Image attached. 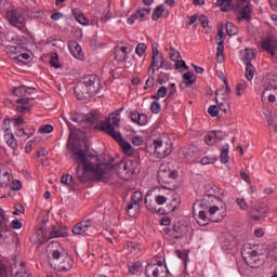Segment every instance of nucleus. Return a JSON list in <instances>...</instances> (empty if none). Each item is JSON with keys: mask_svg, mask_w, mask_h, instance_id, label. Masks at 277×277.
<instances>
[{"mask_svg": "<svg viewBox=\"0 0 277 277\" xmlns=\"http://www.w3.org/2000/svg\"><path fill=\"white\" fill-rule=\"evenodd\" d=\"M123 110L124 107L115 110L106 120L94 126V129H98L100 131H103V133H106V135H109V137H113V140L119 144L124 155L133 157V146L122 137V133H120V131H116V129L120 128V113Z\"/></svg>", "mask_w": 277, "mask_h": 277, "instance_id": "nucleus-1", "label": "nucleus"}, {"mask_svg": "<svg viewBox=\"0 0 277 277\" xmlns=\"http://www.w3.org/2000/svg\"><path fill=\"white\" fill-rule=\"evenodd\" d=\"M76 156L79 161L76 168V176L80 183L90 181L88 172L94 174L95 181H105V170L101 164H94L90 161L82 149L77 150Z\"/></svg>", "mask_w": 277, "mask_h": 277, "instance_id": "nucleus-2", "label": "nucleus"}, {"mask_svg": "<svg viewBox=\"0 0 277 277\" xmlns=\"http://www.w3.org/2000/svg\"><path fill=\"white\" fill-rule=\"evenodd\" d=\"M74 90L78 101L92 98L101 90V78L96 75L84 76Z\"/></svg>", "mask_w": 277, "mask_h": 277, "instance_id": "nucleus-3", "label": "nucleus"}, {"mask_svg": "<svg viewBox=\"0 0 277 277\" xmlns=\"http://www.w3.org/2000/svg\"><path fill=\"white\" fill-rule=\"evenodd\" d=\"M132 166L133 163L131 161H119L115 164H101L104 170V175L107 174V172H115L117 173V176H119V179H129L130 176H133V174H135V168H133Z\"/></svg>", "mask_w": 277, "mask_h": 277, "instance_id": "nucleus-4", "label": "nucleus"}, {"mask_svg": "<svg viewBox=\"0 0 277 277\" xmlns=\"http://www.w3.org/2000/svg\"><path fill=\"white\" fill-rule=\"evenodd\" d=\"M241 256L246 265H248V267H252V269H256L258 267H261L263 263H265V260L261 259V254H259L256 248L252 247L250 243L242 246Z\"/></svg>", "mask_w": 277, "mask_h": 277, "instance_id": "nucleus-5", "label": "nucleus"}, {"mask_svg": "<svg viewBox=\"0 0 277 277\" xmlns=\"http://www.w3.org/2000/svg\"><path fill=\"white\" fill-rule=\"evenodd\" d=\"M98 222L95 219H84L72 227L71 233L74 235H82V237H90L98 230Z\"/></svg>", "mask_w": 277, "mask_h": 277, "instance_id": "nucleus-6", "label": "nucleus"}, {"mask_svg": "<svg viewBox=\"0 0 277 277\" xmlns=\"http://www.w3.org/2000/svg\"><path fill=\"white\" fill-rule=\"evenodd\" d=\"M234 13L239 23H241V21L250 23L252 21V4L248 0H236Z\"/></svg>", "mask_w": 277, "mask_h": 277, "instance_id": "nucleus-7", "label": "nucleus"}, {"mask_svg": "<svg viewBox=\"0 0 277 277\" xmlns=\"http://www.w3.org/2000/svg\"><path fill=\"white\" fill-rule=\"evenodd\" d=\"M6 21L12 27L18 29V31H23V34L27 31V19L17 9L9 10L6 12Z\"/></svg>", "mask_w": 277, "mask_h": 277, "instance_id": "nucleus-8", "label": "nucleus"}, {"mask_svg": "<svg viewBox=\"0 0 277 277\" xmlns=\"http://www.w3.org/2000/svg\"><path fill=\"white\" fill-rule=\"evenodd\" d=\"M158 183L163 187L164 189H168V186L172 181H175V179H179V172L174 170H170V167L166 163H161L158 170Z\"/></svg>", "mask_w": 277, "mask_h": 277, "instance_id": "nucleus-9", "label": "nucleus"}, {"mask_svg": "<svg viewBox=\"0 0 277 277\" xmlns=\"http://www.w3.org/2000/svg\"><path fill=\"white\" fill-rule=\"evenodd\" d=\"M70 120H72V122H84V124H88L90 129H93V131H95L94 127H96V124H101L98 123L101 120V115H98L97 113H90L87 115L71 114ZM96 131L100 130L96 129Z\"/></svg>", "mask_w": 277, "mask_h": 277, "instance_id": "nucleus-10", "label": "nucleus"}, {"mask_svg": "<svg viewBox=\"0 0 277 277\" xmlns=\"http://www.w3.org/2000/svg\"><path fill=\"white\" fill-rule=\"evenodd\" d=\"M52 258L58 262V272H70V269H72V265H75L72 258L68 254H62L60 250H54L52 252Z\"/></svg>", "mask_w": 277, "mask_h": 277, "instance_id": "nucleus-11", "label": "nucleus"}, {"mask_svg": "<svg viewBox=\"0 0 277 277\" xmlns=\"http://www.w3.org/2000/svg\"><path fill=\"white\" fill-rule=\"evenodd\" d=\"M269 212V206L263 201H256L250 210V215L254 222H259L261 217H267V213Z\"/></svg>", "mask_w": 277, "mask_h": 277, "instance_id": "nucleus-12", "label": "nucleus"}, {"mask_svg": "<svg viewBox=\"0 0 277 277\" xmlns=\"http://www.w3.org/2000/svg\"><path fill=\"white\" fill-rule=\"evenodd\" d=\"M170 271L166 264L160 266H157V264H148L145 267V275L147 277H168Z\"/></svg>", "mask_w": 277, "mask_h": 277, "instance_id": "nucleus-13", "label": "nucleus"}, {"mask_svg": "<svg viewBox=\"0 0 277 277\" xmlns=\"http://www.w3.org/2000/svg\"><path fill=\"white\" fill-rule=\"evenodd\" d=\"M154 150L159 159H163V157L172 155V145L163 143L161 140H156L154 141Z\"/></svg>", "mask_w": 277, "mask_h": 277, "instance_id": "nucleus-14", "label": "nucleus"}, {"mask_svg": "<svg viewBox=\"0 0 277 277\" xmlns=\"http://www.w3.org/2000/svg\"><path fill=\"white\" fill-rule=\"evenodd\" d=\"M23 49L24 48L21 45H17V47L11 45L9 49V51L11 53V55H10L11 60H13L14 62H17V63L23 62V60H29V57H31V56L29 55V53L23 52Z\"/></svg>", "mask_w": 277, "mask_h": 277, "instance_id": "nucleus-15", "label": "nucleus"}, {"mask_svg": "<svg viewBox=\"0 0 277 277\" xmlns=\"http://www.w3.org/2000/svg\"><path fill=\"white\" fill-rule=\"evenodd\" d=\"M169 55H170V60L172 62H175V65H174L175 70H181V68H185L186 70L189 69V67H187V65L185 64V61H183L180 51H177L174 48H171L169 50Z\"/></svg>", "mask_w": 277, "mask_h": 277, "instance_id": "nucleus-16", "label": "nucleus"}, {"mask_svg": "<svg viewBox=\"0 0 277 277\" xmlns=\"http://www.w3.org/2000/svg\"><path fill=\"white\" fill-rule=\"evenodd\" d=\"M226 215V210L221 212L217 206H212L209 209V220L210 222H222Z\"/></svg>", "mask_w": 277, "mask_h": 277, "instance_id": "nucleus-17", "label": "nucleus"}, {"mask_svg": "<svg viewBox=\"0 0 277 277\" xmlns=\"http://www.w3.org/2000/svg\"><path fill=\"white\" fill-rule=\"evenodd\" d=\"M262 49L263 51H266V53H268L269 55H272V57H274V55H276V50H277V41L276 39L268 37L267 39H265L262 42Z\"/></svg>", "mask_w": 277, "mask_h": 277, "instance_id": "nucleus-18", "label": "nucleus"}, {"mask_svg": "<svg viewBox=\"0 0 277 277\" xmlns=\"http://www.w3.org/2000/svg\"><path fill=\"white\" fill-rule=\"evenodd\" d=\"M193 217H196V222L199 226H207L210 222L209 212H205L203 210H193Z\"/></svg>", "mask_w": 277, "mask_h": 277, "instance_id": "nucleus-19", "label": "nucleus"}, {"mask_svg": "<svg viewBox=\"0 0 277 277\" xmlns=\"http://www.w3.org/2000/svg\"><path fill=\"white\" fill-rule=\"evenodd\" d=\"M130 118L132 122L138 124L140 127H144V124L148 123V116L145 114H140L137 110H133L130 113Z\"/></svg>", "mask_w": 277, "mask_h": 277, "instance_id": "nucleus-20", "label": "nucleus"}, {"mask_svg": "<svg viewBox=\"0 0 277 277\" xmlns=\"http://www.w3.org/2000/svg\"><path fill=\"white\" fill-rule=\"evenodd\" d=\"M16 264L11 265V276L12 277H32L31 274L27 273V269H25V262H21L19 268L16 271Z\"/></svg>", "mask_w": 277, "mask_h": 277, "instance_id": "nucleus-21", "label": "nucleus"}, {"mask_svg": "<svg viewBox=\"0 0 277 277\" xmlns=\"http://www.w3.org/2000/svg\"><path fill=\"white\" fill-rule=\"evenodd\" d=\"M183 81L180 83V89L185 90L189 85H194L196 81V74L194 71H187L182 76Z\"/></svg>", "mask_w": 277, "mask_h": 277, "instance_id": "nucleus-22", "label": "nucleus"}, {"mask_svg": "<svg viewBox=\"0 0 277 277\" xmlns=\"http://www.w3.org/2000/svg\"><path fill=\"white\" fill-rule=\"evenodd\" d=\"M144 202H145L146 209H148L151 213L166 215V210H163L162 208H157V201L149 199L148 196L145 197Z\"/></svg>", "mask_w": 277, "mask_h": 277, "instance_id": "nucleus-23", "label": "nucleus"}, {"mask_svg": "<svg viewBox=\"0 0 277 277\" xmlns=\"http://www.w3.org/2000/svg\"><path fill=\"white\" fill-rule=\"evenodd\" d=\"M68 49L76 60H83V52L81 51V45L77 41H69Z\"/></svg>", "mask_w": 277, "mask_h": 277, "instance_id": "nucleus-24", "label": "nucleus"}, {"mask_svg": "<svg viewBox=\"0 0 277 277\" xmlns=\"http://www.w3.org/2000/svg\"><path fill=\"white\" fill-rule=\"evenodd\" d=\"M58 237H68V229L66 227H57L53 225L52 230L49 234V238L45 239V241H49V239H55Z\"/></svg>", "mask_w": 277, "mask_h": 277, "instance_id": "nucleus-25", "label": "nucleus"}, {"mask_svg": "<svg viewBox=\"0 0 277 277\" xmlns=\"http://www.w3.org/2000/svg\"><path fill=\"white\" fill-rule=\"evenodd\" d=\"M222 248L226 252H233L237 248V240L235 239V236H227L223 242Z\"/></svg>", "mask_w": 277, "mask_h": 277, "instance_id": "nucleus-26", "label": "nucleus"}, {"mask_svg": "<svg viewBox=\"0 0 277 277\" xmlns=\"http://www.w3.org/2000/svg\"><path fill=\"white\" fill-rule=\"evenodd\" d=\"M163 62V55H158V56H151V64L148 69V75H155L156 70H159L161 64Z\"/></svg>", "mask_w": 277, "mask_h": 277, "instance_id": "nucleus-27", "label": "nucleus"}, {"mask_svg": "<svg viewBox=\"0 0 277 277\" xmlns=\"http://www.w3.org/2000/svg\"><path fill=\"white\" fill-rule=\"evenodd\" d=\"M209 209H211V206L205 199H198L193 205V211H205L209 213Z\"/></svg>", "mask_w": 277, "mask_h": 277, "instance_id": "nucleus-28", "label": "nucleus"}, {"mask_svg": "<svg viewBox=\"0 0 277 277\" xmlns=\"http://www.w3.org/2000/svg\"><path fill=\"white\" fill-rule=\"evenodd\" d=\"M180 155L185 161H192L193 157L196 156V151H194V147L184 146L180 149Z\"/></svg>", "mask_w": 277, "mask_h": 277, "instance_id": "nucleus-29", "label": "nucleus"}, {"mask_svg": "<svg viewBox=\"0 0 277 277\" xmlns=\"http://www.w3.org/2000/svg\"><path fill=\"white\" fill-rule=\"evenodd\" d=\"M216 5H219L221 12H230V10H235L233 0H216Z\"/></svg>", "mask_w": 277, "mask_h": 277, "instance_id": "nucleus-30", "label": "nucleus"}, {"mask_svg": "<svg viewBox=\"0 0 277 277\" xmlns=\"http://www.w3.org/2000/svg\"><path fill=\"white\" fill-rule=\"evenodd\" d=\"M185 226L181 224L173 225V232L171 234L172 239H182L183 235L185 234Z\"/></svg>", "mask_w": 277, "mask_h": 277, "instance_id": "nucleus-31", "label": "nucleus"}, {"mask_svg": "<svg viewBox=\"0 0 277 277\" xmlns=\"http://www.w3.org/2000/svg\"><path fill=\"white\" fill-rule=\"evenodd\" d=\"M71 14L74 18H76V21L80 23V25H88V23H90V21L85 18V15H83V12L79 9H74L71 11Z\"/></svg>", "mask_w": 277, "mask_h": 277, "instance_id": "nucleus-32", "label": "nucleus"}, {"mask_svg": "<svg viewBox=\"0 0 277 277\" xmlns=\"http://www.w3.org/2000/svg\"><path fill=\"white\" fill-rule=\"evenodd\" d=\"M142 200H144V195L142 192H134L131 196V201L134 202L135 210L140 211V205H142Z\"/></svg>", "mask_w": 277, "mask_h": 277, "instance_id": "nucleus-33", "label": "nucleus"}, {"mask_svg": "<svg viewBox=\"0 0 277 277\" xmlns=\"http://www.w3.org/2000/svg\"><path fill=\"white\" fill-rule=\"evenodd\" d=\"M229 148L230 147L228 146V144H225L221 148V154H220V161H221V163H228V161H230V157L228 156Z\"/></svg>", "mask_w": 277, "mask_h": 277, "instance_id": "nucleus-34", "label": "nucleus"}, {"mask_svg": "<svg viewBox=\"0 0 277 277\" xmlns=\"http://www.w3.org/2000/svg\"><path fill=\"white\" fill-rule=\"evenodd\" d=\"M216 103L221 111H224V114H228V111H230V102L226 100V97L221 101L216 97Z\"/></svg>", "mask_w": 277, "mask_h": 277, "instance_id": "nucleus-35", "label": "nucleus"}, {"mask_svg": "<svg viewBox=\"0 0 277 277\" xmlns=\"http://www.w3.org/2000/svg\"><path fill=\"white\" fill-rule=\"evenodd\" d=\"M216 61L222 64L224 62V40L216 41Z\"/></svg>", "mask_w": 277, "mask_h": 277, "instance_id": "nucleus-36", "label": "nucleus"}, {"mask_svg": "<svg viewBox=\"0 0 277 277\" xmlns=\"http://www.w3.org/2000/svg\"><path fill=\"white\" fill-rule=\"evenodd\" d=\"M254 52L250 49H246L243 52H242V62L246 64V66L248 64H252V60H254Z\"/></svg>", "mask_w": 277, "mask_h": 277, "instance_id": "nucleus-37", "label": "nucleus"}, {"mask_svg": "<svg viewBox=\"0 0 277 277\" xmlns=\"http://www.w3.org/2000/svg\"><path fill=\"white\" fill-rule=\"evenodd\" d=\"M10 172L0 171V187H8L10 185Z\"/></svg>", "mask_w": 277, "mask_h": 277, "instance_id": "nucleus-38", "label": "nucleus"}, {"mask_svg": "<svg viewBox=\"0 0 277 277\" xmlns=\"http://www.w3.org/2000/svg\"><path fill=\"white\" fill-rule=\"evenodd\" d=\"M10 129L5 128V133L9 132ZM5 140H6V144L8 146H10V148H16L18 146V143H16V138H14V134L6 133L5 134Z\"/></svg>", "mask_w": 277, "mask_h": 277, "instance_id": "nucleus-39", "label": "nucleus"}, {"mask_svg": "<svg viewBox=\"0 0 277 277\" xmlns=\"http://www.w3.org/2000/svg\"><path fill=\"white\" fill-rule=\"evenodd\" d=\"M27 87L26 85H19L13 88V94L17 96L18 98L27 96Z\"/></svg>", "mask_w": 277, "mask_h": 277, "instance_id": "nucleus-40", "label": "nucleus"}, {"mask_svg": "<svg viewBox=\"0 0 277 277\" xmlns=\"http://www.w3.org/2000/svg\"><path fill=\"white\" fill-rule=\"evenodd\" d=\"M126 211L130 217H135V215H137V213H140V210L135 209L134 201H131L128 203V206L126 207Z\"/></svg>", "mask_w": 277, "mask_h": 277, "instance_id": "nucleus-41", "label": "nucleus"}, {"mask_svg": "<svg viewBox=\"0 0 277 277\" xmlns=\"http://www.w3.org/2000/svg\"><path fill=\"white\" fill-rule=\"evenodd\" d=\"M163 12H166L163 5H158L151 14V19L159 21V18H161V16L163 15Z\"/></svg>", "mask_w": 277, "mask_h": 277, "instance_id": "nucleus-42", "label": "nucleus"}, {"mask_svg": "<svg viewBox=\"0 0 277 277\" xmlns=\"http://www.w3.org/2000/svg\"><path fill=\"white\" fill-rule=\"evenodd\" d=\"M238 31L239 29L237 28V26H235V24H233L232 22L226 23L227 36H237Z\"/></svg>", "mask_w": 277, "mask_h": 277, "instance_id": "nucleus-43", "label": "nucleus"}, {"mask_svg": "<svg viewBox=\"0 0 277 277\" xmlns=\"http://www.w3.org/2000/svg\"><path fill=\"white\" fill-rule=\"evenodd\" d=\"M255 70L256 68H254L252 64L246 65V78L248 79V81H252V79H254Z\"/></svg>", "mask_w": 277, "mask_h": 277, "instance_id": "nucleus-44", "label": "nucleus"}, {"mask_svg": "<svg viewBox=\"0 0 277 277\" xmlns=\"http://www.w3.org/2000/svg\"><path fill=\"white\" fill-rule=\"evenodd\" d=\"M10 220V217L8 215H5V212H3V210H1L0 212V228L1 230H8V224H5V222H8Z\"/></svg>", "mask_w": 277, "mask_h": 277, "instance_id": "nucleus-45", "label": "nucleus"}, {"mask_svg": "<svg viewBox=\"0 0 277 277\" xmlns=\"http://www.w3.org/2000/svg\"><path fill=\"white\" fill-rule=\"evenodd\" d=\"M10 187L13 192H21L23 189V183L19 180H13Z\"/></svg>", "mask_w": 277, "mask_h": 277, "instance_id": "nucleus-46", "label": "nucleus"}, {"mask_svg": "<svg viewBox=\"0 0 277 277\" xmlns=\"http://www.w3.org/2000/svg\"><path fill=\"white\" fill-rule=\"evenodd\" d=\"M208 114L209 116H211L212 118H217L220 116V109H217V106L215 105H211L208 108Z\"/></svg>", "mask_w": 277, "mask_h": 277, "instance_id": "nucleus-47", "label": "nucleus"}, {"mask_svg": "<svg viewBox=\"0 0 277 277\" xmlns=\"http://www.w3.org/2000/svg\"><path fill=\"white\" fill-rule=\"evenodd\" d=\"M74 181L75 179H72V175L70 174L61 177V183H63V185H72L75 183Z\"/></svg>", "mask_w": 277, "mask_h": 277, "instance_id": "nucleus-48", "label": "nucleus"}, {"mask_svg": "<svg viewBox=\"0 0 277 277\" xmlns=\"http://www.w3.org/2000/svg\"><path fill=\"white\" fill-rule=\"evenodd\" d=\"M146 49L147 47L145 45V43H138L135 49L136 55H138V57H142V55L146 53Z\"/></svg>", "mask_w": 277, "mask_h": 277, "instance_id": "nucleus-49", "label": "nucleus"}, {"mask_svg": "<svg viewBox=\"0 0 277 277\" xmlns=\"http://www.w3.org/2000/svg\"><path fill=\"white\" fill-rule=\"evenodd\" d=\"M205 142L208 146H213V144H215V135L213 134V132H210L206 135Z\"/></svg>", "mask_w": 277, "mask_h": 277, "instance_id": "nucleus-50", "label": "nucleus"}, {"mask_svg": "<svg viewBox=\"0 0 277 277\" xmlns=\"http://www.w3.org/2000/svg\"><path fill=\"white\" fill-rule=\"evenodd\" d=\"M50 65L52 66V68H61L62 67L60 65V58H58L57 54H54L53 56H51Z\"/></svg>", "mask_w": 277, "mask_h": 277, "instance_id": "nucleus-51", "label": "nucleus"}, {"mask_svg": "<svg viewBox=\"0 0 277 277\" xmlns=\"http://www.w3.org/2000/svg\"><path fill=\"white\" fill-rule=\"evenodd\" d=\"M215 161H217V158L213 156L212 157L205 156L203 158H201L202 166H209V163H215Z\"/></svg>", "mask_w": 277, "mask_h": 277, "instance_id": "nucleus-52", "label": "nucleus"}, {"mask_svg": "<svg viewBox=\"0 0 277 277\" xmlns=\"http://www.w3.org/2000/svg\"><path fill=\"white\" fill-rule=\"evenodd\" d=\"M214 138L219 140V142H223L224 137H226V133L222 130H214L212 131Z\"/></svg>", "mask_w": 277, "mask_h": 277, "instance_id": "nucleus-53", "label": "nucleus"}, {"mask_svg": "<svg viewBox=\"0 0 277 277\" xmlns=\"http://www.w3.org/2000/svg\"><path fill=\"white\" fill-rule=\"evenodd\" d=\"M149 109L151 114H159L161 111V104L159 102H153Z\"/></svg>", "mask_w": 277, "mask_h": 277, "instance_id": "nucleus-54", "label": "nucleus"}, {"mask_svg": "<svg viewBox=\"0 0 277 277\" xmlns=\"http://www.w3.org/2000/svg\"><path fill=\"white\" fill-rule=\"evenodd\" d=\"M30 18H44V11L39 10V11H31L29 13Z\"/></svg>", "mask_w": 277, "mask_h": 277, "instance_id": "nucleus-55", "label": "nucleus"}, {"mask_svg": "<svg viewBox=\"0 0 277 277\" xmlns=\"http://www.w3.org/2000/svg\"><path fill=\"white\" fill-rule=\"evenodd\" d=\"M29 101H34V98L29 97V96H24V97H19L15 101V103H17V105H29Z\"/></svg>", "mask_w": 277, "mask_h": 277, "instance_id": "nucleus-56", "label": "nucleus"}, {"mask_svg": "<svg viewBox=\"0 0 277 277\" xmlns=\"http://www.w3.org/2000/svg\"><path fill=\"white\" fill-rule=\"evenodd\" d=\"M39 133H53V126L51 124L41 126L39 129Z\"/></svg>", "mask_w": 277, "mask_h": 277, "instance_id": "nucleus-57", "label": "nucleus"}, {"mask_svg": "<svg viewBox=\"0 0 277 277\" xmlns=\"http://www.w3.org/2000/svg\"><path fill=\"white\" fill-rule=\"evenodd\" d=\"M236 202H237L238 207H240V209H242L243 211H247L248 202H246V199L238 198V199H236Z\"/></svg>", "mask_w": 277, "mask_h": 277, "instance_id": "nucleus-58", "label": "nucleus"}, {"mask_svg": "<svg viewBox=\"0 0 277 277\" xmlns=\"http://www.w3.org/2000/svg\"><path fill=\"white\" fill-rule=\"evenodd\" d=\"M158 96H160V98H166V96H168V88L166 87H160L157 91Z\"/></svg>", "mask_w": 277, "mask_h": 277, "instance_id": "nucleus-59", "label": "nucleus"}, {"mask_svg": "<svg viewBox=\"0 0 277 277\" xmlns=\"http://www.w3.org/2000/svg\"><path fill=\"white\" fill-rule=\"evenodd\" d=\"M220 40H223L224 42V27H219L217 28V35L215 37V42H220Z\"/></svg>", "mask_w": 277, "mask_h": 277, "instance_id": "nucleus-60", "label": "nucleus"}, {"mask_svg": "<svg viewBox=\"0 0 277 277\" xmlns=\"http://www.w3.org/2000/svg\"><path fill=\"white\" fill-rule=\"evenodd\" d=\"M10 228H14V229L23 228V222H21L19 220H13L10 224Z\"/></svg>", "mask_w": 277, "mask_h": 277, "instance_id": "nucleus-61", "label": "nucleus"}, {"mask_svg": "<svg viewBox=\"0 0 277 277\" xmlns=\"http://www.w3.org/2000/svg\"><path fill=\"white\" fill-rule=\"evenodd\" d=\"M133 146H142L144 144V138L142 136H134L132 138Z\"/></svg>", "mask_w": 277, "mask_h": 277, "instance_id": "nucleus-62", "label": "nucleus"}, {"mask_svg": "<svg viewBox=\"0 0 277 277\" xmlns=\"http://www.w3.org/2000/svg\"><path fill=\"white\" fill-rule=\"evenodd\" d=\"M155 200H156L157 205H166V202H168V198H166V196H161V195H157Z\"/></svg>", "mask_w": 277, "mask_h": 277, "instance_id": "nucleus-63", "label": "nucleus"}, {"mask_svg": "<svg viewBox=\"0 0 277 277\" xmlns=\"http://www.w3.org/2000/svg\"><path fill=\"white\" fill-rule=\"evenodd\" d=\"M0 277H8V267L3 263H0Z\"/></svg>", "mask_w": 277, "mask_h": 277, "instance_id": "nucleus-64", "label": "nucleus"}]
</instances>
